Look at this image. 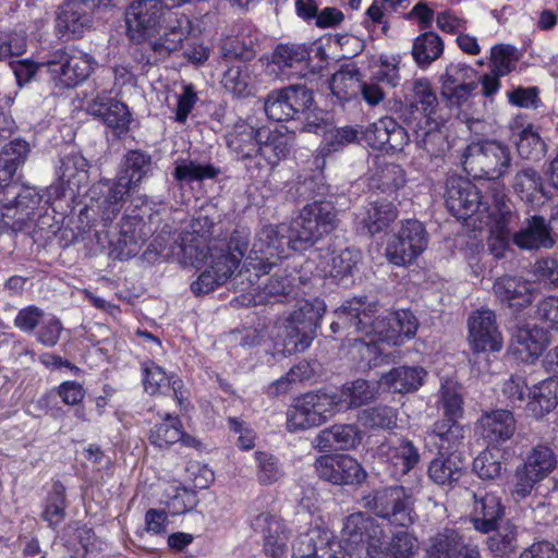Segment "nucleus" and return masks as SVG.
I'll return each instance as SVG.
<instances>
[{"label":"nucleus","mask_w":558,"mask_h":558,"mask_svg":"<svg viewBox=\"0 0 558 558\" xmlns=\"http://www.w3.org/2000/svg\"><path fill=\"white\" fill-rule=\"evenodd\" d=\"M151 171L153 159L150 154L134 149L124 155L121 171L118 175L122 179V182H125L134 191Z\"/></svg>","instance_id":"obj_36"},{"label":"nucleus","mask_w":558,"mask_h":558,"mask_svg":"<svg viewBox=\"0 0 558 558\" xmlns=\"http://www.w3.org/2000/svg\"><path fill=\"white\" fill-rule=\"evenodd\" d=\"M182 438V426L178 416L166 414L163 422L150 430L149 440L158 448H168Z\"/></svg>","instance_id":"obj_54"},{"label":"nucleus","mask_w":558,"mask_h":558,"mask_svg":"<svg viewBox=\"0 0 558 558\" xmlns=\"http://www.w3.org/2000/svg\"><path fill=\"white\" fill-rule=\"evenodd\" d=\"M444 52V43L441 38L433 32H427L414 40L412 56L418 66H428L437 60Z\"/></svg>","instance_id":"obj_48"},{"label":"nucleus","mask_w":558,"mask_h":558,"mask_svg":"<svg viewBox=\"0 0 558 558\" xmlns=\"http://www.w3.org/2000/svg\"><path fill=\"white\" fill-rule=\"evenodd\" d=\"M381 539H385V532L376 520L366 513L355 512L343 520L340 541L335 542L333 546L338 556L340 550L349 551L352 556V551L360 546L364 544L368 546L369 543Z\"/></svg>","instance_id":"obj_15"},{"label":"nucleus","mask_w":558,"mask_h":558,"mask_svg":"<svg viewBox=\"0 0 558 558\" xmlns=\"http://www.w3.org/2000/svg\"><path fill=\"white\" fill-rule=\"evenodd\" d=\"M497 189L505 192L501 184L495 183L489 194L484 197L478 187L470 180L460 175H451L447 178L445 183V204L457 219L465 220L476 216L477 220L481 221L482 211L485 207H493L492 196Z\"/></svg>","instance_id":"obj_9"},{"label":"nucleus","mask_w":558,"mask_h":558,"mask_svg":"<svg viewBox=\"0 0 558 558\" xmlns=\"http://www.w3.org/2000/svg\"><path fill=\"white\" fill-rule=\"evenodd\" d=\"M363 500L365 508L399 527L391 533L390 542L385 543L388 549L397 558H412L418 548L417 537L409 531L417 519L412 494L403 486H389L374 492Z\"/></svg>","instance_id":"obj_1"},{"label":"nucleus","mask_w":558,"mask_h":558,"mask_svg":"<svg viewBox=\"0 0 558 558\" xmlns=\"http://www.w3.org/2000/svg\"><path fill=\"white\" fill-rule=\"evenodd\" d=\"M352 354H359L362 367L378 366L386 355L380 343L372 337L353 338Z\"/></svg>","instance_id":"obj_61"},{"label":"nucleus","mask_w":558,"mask_h":558,"mask_svg":"<svg viewBox=\"0 0 558 558\" xmlns=\"http://www.w3.org/2000/svg\"><path fill=\"white\" fill-rule=\"evenodd\" d=\"M462 163L473 178L495 180L508 172L511 155L509 147L499 141L473 142L465 148Z\"/></svg>","instance_id":"obj_7"},{"label":"nucleus","mask_w":558,"mask_h":558,"mask_svg":"<svg viewBox=\"0 0 558 558\" xmlns=\"http://www.w3.org/2000/svg\"><path fill=\"white\" fill-rule=\"evenodd\" d=\"M357 421L368 428L390 429L397 424V413L390 407L377 405L362 410Z\"/></svg>","instance_id":"obj_58"},{"label":"nucleus","mask_w":558,"mask_h":558,"mask_svg":"<svg viewBox=\"0 0 558 558\" xmlns=\"http://www.w3.org/2000/svg\"><path fill=\"white\" fill-rule=\"evenodd\" d=\"M90 25V15L84 10L82 3L70 1L59 7L56 29L65 40L83 36Z\"/></svg>","instance_id":"obj_32"},{"label":"nucleus","mask_w":558,"mask_h":558,"mask_svg":"<svg viewBox=\"0 0 558 558\" xmlns=\"http://www.w3.org/2000/svg\"><path fill=\"white\" fill-rule=\"evenodd\" d=\"M493 294L507 307L520 312L532 304L535 290L531 282L520 276L504 275L494 281Z\"/></svg>","instance_id":"obj_22"},{"label":"nucleus","mask_w":558,"mask_h":558,"mask_svg":"<svg viewBox=\"0 0 558 558\" xmlns=\"http://www.w3.org/2000/svg\"><path fill=\"white\" fill-rule=\"evenodd\" d=\"M463 469L464 461L458 454L438 453L429 464L428 476L438 485L451 486L461 478Z\"/></svg>","instance_id":"obj_39"},{"label":"nucleus","mask_w":558,"mask_h":558,"mask_svg":"<svg viewBox=\"0 0 558 558\" xmlns=\"http://www.w3.org/2000/svg\"><path fill=\"white\" fill-rule=\"evenodd\" d=\"M170 8L160 0H133L125 11L126 34L137 44L159 34Z\"/></svg>","instance_id":"obj_10"},{"label":"nucleus","mask_w":558,"mask_h":558,"mask_svg":"<svg viewBox=\"0 0 558 558\" xmlns=\"http://www.w3.org/2000/svg\"><path fill=\"white\" fill-rule=\"evenodd\" d=\"M409 104L403 109V116L407 113L417 120V124L424 121L429 124L430 116L435 112L438 100L430 82L427 78H416L410 83Z\"/></svg>","instance_id":"obj_27"},{"label":"nucleus","mask_w":558,"mask_h":558,"mask_svg":"<svg viewBox=\"0 0 558 558\" xmlns=\"http://www.w3.org/2000/svg\"><path fill=\"white\" fill-rule=\"evenodd\" d=\"M48 68L59 84L66 88L83 82L93 69L90 57L81 51H58L48 61Z\"/></svg>","instance_id":"obj_20"},{"label":"nucleus","mask_w":558,"mask_h":558,"mask_svg":"<svg viewBox=\"0 0 558 558\" xmlns=\"http://www.w3.org/2000/svg\"><path fill=\"white\" fill-rule=\"evenodd\" d=\"M427 372L422 366H399L383 374L380 383L397 393L416 391L424 381Z\"/></svg>","instance_id":"obj_35"},{"label":"nucleus","mask_w":558,"mask_h":558,"mask_svg":"<svg viewBox=\"0 0 558 558\" xmlns=\"http://www.w3.org/2000/svg\"><path fill=\"white\" fill-rule=\"evenodd\" d=\"M512 241L521 250L550 248L554 240L550 234V227L542 216H531L518 231H512Z\"/></svg>","instance_id":"obj_31"},{"label":"nucleus","mask_w":558,"mask_h":558,"mask_svg":"<svg viewBox=\"0 0 558 558\" xmlns=\"http://www.w3.org/2000/svg\"><path fill=\"white\" fill-rule=\"evenodd\" d=\"M362 441V432L355 424H337L320 430L312 445L322 452L350 450Z\"/></svg>","instance_id":"obj_25"},{"label":"nucleus","mask_w":558,"mask_h":558,"mask_svg":"<svg viewBox=\"0 0 558 558\" xmlns=\"http://www.w3.org/2000/svg\"><path fill=\"white\" fill-rule=\"evenodd\" d=\"M376 389L367 380L356 379L345 384L341 396H338L340 403L344 402L349 408H360L375 399Z\"/></svg>","instance_id":"obj_57"},{"label":"nucleus","mask_w":558,"mask_h":558,"mask_svg":"<svg viewBox=\"0 0 558 558\" xmlns=\"http://www.w3.org/2000/svg\"><path fill=\"white\" fill-rule=\"evenodd\" d=\"M327 533L311 529L300 534L292 544V558H351L349 551L340 550V556Z\"/></svg>","instance_id":"obj_23"},{"label":"nucleus","mask_w":558,"mask_h":558,"mask_svg":"<svg viewBox=\"0 0 558 558\" xmlns=\"http://www.w3.org/2000/svg\"><path fill=\"white\" fill-rule=\"evenodd\" d=\"M284 226H264L255 235V240L250 252L248 257L244 263L253 259V263H258L260 258L267 262L269 257L279 256L283 253L284 246L290 245V235L286 239Z\"/></svg>","instance_id":"obj_26"},{"label":"nucleus","mask_w":558,"mask_h":558,"mask_svg":"<svg viewBox=\"0 0 558 558\" xmlns=\"http://www.w3.org/2000/svg\"><path fill=\"white\" fill-rule=\"evenodd\" d=\"M325 312L326 304L319 298L299 301L295 310L279 320L277 326L276 337L282 352L291 355L307 350Z\"/></svg>","instance_id":"obj_4"},{"label":"nucleus","mask_w":558,"mask_h":558,"mask_svg":"<svg viewBox=\"0 0 558 558\" xmlns=\"http://www.w3.org/2000/svg\"><path fill=\"white\" fill-rule=\"evenodd\" d=\"M248 235L244 229L235 230L228 242L215 241L211 247L206 250V260L196 266H206V268L191 284V290L195 295L207 294L232 276H236L234 272L247 250Z\"/></svg>","instance_id":"obj_2"},{"label":"nucleus","mask_w":558,"mask_h":558,"mask_svg":"<svg viewBox=\"0 0 558 558\" xmlns=\"http://www.w3.org/2000/svg\"><path fill=\"white\" fill-rule=\"evenodd\" d=\"M414 135L415 145L422 150L420 154L421 158H439L448 148L446 136L436 126L425 130L420 125V128L414 131Z\"/></svg>","instance_id":"obj_49"},{"label":"nucleus","mask_w":558,"mask_h":558,"mask_svg":"<svg viewBox=\"0 0 558 558\" xmlns=\"http://www.w3.org/2000/svg\"><path fill=\"white\" fill-rule=\"evenodd\" d=\"M468 329L469 341L474 351L501 350L504 341L494 311L482 307L472 312L468 318Z\"/></svg>","instance_id":"obj_17"},{"label":"nucleus","mask_w":558,"mask_h":558,"mask_svg":"<svg viewBox=\"0 0 558 558\" xmlns=\"http://www.w3.org/2000/svg\"><path fill=\"white\" fill-rule=\"evenodd\" d=\"M338 411V395L308 392L295 399L289 407L286 426L290 433L307 430L323 425Z\"/></svg>","instance_id":"obj_6"},{"label":"nucleus","mask_w":558,"mask_h":558,"mask_svg":"<svg viewBox=\"0 0 558 558\" xmlns=\"http://www.w3.org/2000/svg\"><path fill=\"white\" fill-rule=\"evenodd\" d=\"M314 101L313 92L302 84H293L271 90L264 99L268 119L283 122L299 119Z\"/></svg>","instance_id":"obj_12"},{"label":"nucleus","mask_w":558,"mask_h":558,"mask_svg":"<svg viewBox=\"0 0 558 558\" xmlns=\"http://www.w3.org/2000/svg\"><path fill=\"white\" fill-rule=\"evenodd\" d=\"M133 190L118 175L116 180H100L89 190L104 225L112 222L122 209L126 195Z\"/></svg>","instance_id":"obj_19"},{"label":"nucleus","mask_w":558,"mask_h":558,"mask_svg":"<svg viewBox=\"0 0 558 558\" xmlns=\"http://www.w3.org/2000/svg\"><path fill=\"white\" fill-rule=\"evenodd\" d=\"M29 153V144L22 138H15L3 146L0 150V172L4 174V181L13 180L16 170L26 161Z\"/></svg>","instance_id":"obj_45"},{"label":"nucleus","mask_w":558,"mask_h":558,"mask_svg":"<svg viewBox=\"0 0 558 558\" xmlns=\"http://www.w3.org/2000/svg\"><path fill=\"white\" fill-rule=\"evenodd\" d=\"M371 181L373 186L383 192H392L404 185L405 173L401 166L393 162H384L378 165Z\"/></svg>","instance_id":"obj_52"},{"label":"nucleus","mask_w":558,"mask_h":558,"mask_svg":"<svg viewBox=\"0 0 558 558\" xmlns=\"http://www.w3.org/2000/svg\"><path fill=\"white\" fill-rule=\"evenodd\" d=\"M469 546L459 530L446 526L427 538L425 553L429 558H459Z\"/></svg>","instance_id":"obj_33"},{"label":"nucleus","mask_w":558,"mask_h":558,"mask_svg":"<svg viewBox=\"0 0 558 558\" xmlns=\"http://www.w3.org/2000/svg\"><path fill=\"white\" fill-rule=\"evenodd\" d=\"M274 264L263 262L244 263L233 280L241 291H247L254 298V304L281 302L283 298L296 295V281L305 284L306 280L301 276H294L287 270L276 271L266 281L258 283L260 276L268 275Z\"/></svg>","instance_id":"obj_3"},{"label":"nucleus","mask_w":558,"mask_h":558,"mask_svg":"<svg viewBox=\"0 0 558 558\" xmlns=\"http://www.w3.org/2000/svg\"><path fill=\"white\" fill-rule=\"evenodd\" d=\"M260 129L247 124L238 125L228 136V147L235 154L238 160L250 159L259 146Z\"/></svg>","instance_id":"obj_40"},{"label":"nucleus","mask_w":558,"mask_h":558,"mask_svg":"<svg viewBox=\"0 0 558 558\" xmlns=\"http://www.w3.org/2000/svg\"><path fill=\"white\" fill-rule=\"evenodd\" d=\"M360 260V251L347 247L322 258L318 268L322 277L330 278L338 284L348 286L352 281Z\"/></svg>","instance_id":"obj_24"},{"label":"nucleus","mask_w":558,"mask_h":558,"mask_svg":"<svg viewBox=\"0 0 558 558\" xmlns=\"http://www.w3.org/2000/svg\"><path fill=\"white\" fill-rule=\"evenodd\" d=\"M554 451L546 445H536L526 454L521 469L543 481L556 468Z\"/></svg>","instance_id":"obj_44"},{"label":"nucleus","mask_w":558,"mask_h":558,"mask_svg":"<svg viewBox=\"0 0 558 558\" xmlns=\"http://www.w3.org/2000/svg\"><path fill=\"white\" fill-rule=\"evenodd\" d=\"M427 245L428 234L424 225L416 219H408L389 241L386 256L393 265L404 266L414 262Z\"/></svg>","instance_id":"obj_13"},{"label":"nucleus","mask_w":558,"mask_h":558,"mask_svg":"<svg viewBox=\"0 0 558 558\" xmlns=\"http://www.w3.org/2000/svg\"><path fill=\"white\" fill-rule=\"evenodd\" d=\"M499 450L486 449L473 461V471L483 481H497L506 471Z\"/></svg>","instance_id":"obj_53"},{"label":"nucleus","mask_w":558,"mask_h":558,"mask_svg":"<svg viewBox=\"0 0 558 558\" xmlns=\"http://www.w3.org/2000/svg\"><path fill=\"white\" fill-rule=\"evenodd\" d=\"M376 456L397 480L409 474L421 461L420 450L414 442L397 434L386 437L377 446Z\"/></svg>","instance_id":"obj_14"},{"label":"nucleus","mask_w":558,"mask_h":558,"mask_svg":"<svg viewBox=\"0 0 558 558\" xmlns=\"http://www.w3.org/2000/svg\"><path fill=\"white\" fill-rule=\"evenodd\" d=\"M477 430L488 445L498 446L514 434L513 414L508 410L486 412L477 422Z\"/></svg>","instance_id":"obj_28"},{"label":"nucleus","mask_w":558,"mask_h":558,"mask_svg":"<svg viewBox=\"0 0 558 558\" xmlns=\"http://www.w3.org/2000/svg\"><path fill=\"white\" fill-rule=\"evenodd\" d=\"M252 526L264 534V551L270 558H286L288 535L282 522L270 513L257 514Z\"/></svg>","instance_id":"obj_30"},{"label":"nucleus","mask_w":558,"mask_h":558,"mask_svg":"<svg viewBox=\"0 0 558 558\" xmlns=\"http://www.w3.org/2000/svg\"><path fill=\"white\" fill-rule=\"evenodd\" d=\"M355 66H344L336 72L329 82L332 97L340 104L355 98L360 93L361 77Z\"/></svg>","instance_id":"obj_41"},{"label":"nucleus","mask_w":558,"mask_h":558,"mask_svg":"<svg viewBox=\"0 0 558 558\" xmlns=\"http://www.w3.org/2000/svg\"><path fill=\"white\" fill-rule=\"evenodd\" d=\"M221 173L220 168L213 163H201L196 160L182 159L177 162L173 179L178 183L215 179Z\"/></svg>","instance_id":"obj_47"},{"label":"nucleus","mask_w":558,"mask_h":558,"mask_svg":"<svg viewBox=\"0 0 558 558\" xmlns=\"http://www.w3.org/2000/svg\"><path fill=\"white\" fill-rule=\"evenodd\" d=\"M392 336L390 340L392 345H401L405 340L413 338L417 330V320L411 311L402 310L392 313Z\"/></svg>","instance_id":"obj_63"},{"label":"nucleus","mask_w":558,"mask_h":558,"mask_svg":"<svg viewBox=\"0 0 558 558\" xmlns=\"http://www.w3.org/2000/svg\"><path fill=\"white\" fill-rule=\"evenodd\" d=\"M513 339L521 347L519 351H525L530 356H538L548 343L545 330L536 325L518 328Z\"/></svg>","instance_id":"obj_51"},{"label":"nucleus","mask_w":558,"mask_h":558,"mask_svg":"<svg viewBox=\"0 0 558 558\" xmlns=\"http://www.w3.org/2000/svg\"><path fill=\"white\" fill-rule=\"evenodd\" d=\"M26 47V32L22 26L10 31H0V61L23 54Z\"/></svg>","instance_id":"obj_62"},{"label":"nucleus","mask_w":558,"mask_h":558,"mask_svg":"<svg viewBox=\"0 0 558 558\" xmlns=\"http://www.w3.org/2000/svg\"><path fill=\"white\" fill-rule=\"evenodd\" d=\"M493 207H485L481 223L489 227L488 248L496 258H502L509 236L519 225L520 217L512 201L501 189L493 193Z\"/></svg>","instance_id":"obj_8"},{"label":"nucleus","mask_w":558,"mask_h":558,"mask_svg":"<svg viewBox=\"0 0 558 558\" xmlns=\"http://www.w3.org/2000/svg\"><path fill=\"white\" fill-rule=\"evenodd\" d=\"M397 216V208L391 202L372 201L363 209L361 223L368 234L374 235L388 228Z\"/></svg>","instance_id":"obj_37"},{"label":"nucleus","mask_w":558,"mask_h":558,"mask_svg":"<svg viewBox=\"0 0 558 558\" xmlns=\"http://www.w3.org/2000/svg\"><path fill=\"white\" fill-rule=\"evenodd\" d=\"M518 530L517 526L507 522L494 535L487 537V548L497 557H504L518 547Z\"/></svg>","instance_id":"obj_60"},{"label":"nucleus","mask_w":558,"mask_h":558,"mask_svg":"<svg viewBox=\"0 0 558 558\" xmlns=\"http://www.w3.org/2000/svg\"><path fill=\"white\" fill-rule=\"evenodd\" d=\"M88 166L87 159L78 153H72L61 158L58 170L59 181L66 183L71 195H75V191L86 181Z\"/></svg>","instance_id":"obj_42"},{"label":"nucleus","mask_w":558,"mask_h":558,"mask_svg":"<svg viewBox=\"0 0 558 558\" xmlns=\"http://www.w3.org/2000/svg\"><path fill=\"white\" fill-rule=\"evenodd\" d=\"M512 189L522 202L533 208L544 204L546 199L543 178L538 171L530 167L523 168L514 174Z\"/></svg>","instance_id":"obj_34"},{"label":"nucleus","mask_w":558,"mask_h":558,"mask_svg":"<svg viewBox=\"0 0 558 558\" xmlns=\"http://www.w3.org/2000/svg\"><path fill=\"white\" fill-rule=\"evenodd\" d=\"M310 58V49L305 45L281 44L272 52L271 62L288 76L311 80L323 66H311Z\"/></svg>","instance_id":"obj_21"},{"label":"nucleus","mask_w":558,"mask_h":558,"mask_svg":"<svg viewBox=\"0 0 558 558\" xmlns=\"http://www.w3.org/2000/svg\"><path fill=\"white\" fill-rule=\"evenodd\" d=\"M439 393L445 420H459L462 417L463 400L458 385L452 380H447L441 385Z\"/></svg>","instance_id":"obj_64"},{"label":"nucleus","mask_w":558,"mask_h":558,"mask_svg":"<svg viewBox=\"0 0 558 558\" xmlns=\"http://www.w3.org/2000/svg\"><path fill=\"white\" fill-rule=\"evenodd\" d=\"M259 146L258 149L263 157L268 160V163L276 167L280 160L284 159L291 147V137L279 131H270L268 129H260Z\"/></svg>","instance_id":"obj_43"},{"label":"nucleus","mask_w":558,"mask_h":558,"mask_svg":"<svg viewBox=\"0 0 558 558\" xmlns=\"http://www.w3.org/2000/svg\"><path fill=\"white\" fill-rule=\"evenodd\" d=\"M378 311V302L367 295L354 296L347 300L336 311L337 320L332 322L330 328L337 332L340 328L348 329V336L361 330H366L374 314Z\"/></svg>","instance_id":"obj_18"},{"label":"nucleus","mask_w":558,"mask_h":558,"mask_svg":"<svg viewBox=\"0 0 558 558\" xmlns=\"http://www.w3.org/2000/svg\"><path fill=\"white\" fill-rule=\"evenodd\" d=\"M221 84L230 94L244 97L251 94V75L245 64L231 65L225 72Z\"/></svg>","instance_id":"obj_59"},{"label":"nucleus","mask_w":558,"mask_h":558,"mask_svg":"<svg viewBox=\"0 0 558 558\" xmlns=\"http://www.w3.org/2000/svg\"><path fill=\"white\" fill-rule=\"evenodd\" d=\"M214 225L208 217L194 218L189 229L182 232L171 246L172 256L184 266H197L207 258L206 250L211 247Z\"/></svg>","instance_id":"obj_11"},{"label":"nucleus","mask_w":558,"mask_h":558,"mask_svg":"<svg viewBox=\"0 0 558 558\" xmlns=\"http://www.w3.org/2000/svg\"><path fill=\"white\" fill-rule=\"evenodd\" d=\"M66 506L65 487L61 482L57 481L52 484L51 492L47 497L43 519L50 526L58 525L65 518Z\"/></svg>","instance_id":"obj_55"},{"label":"nucleus","mask_w":558,"mask_h":558,"mask_svg":"<svg viewBox=\"0 0 558 558\" xmlns=\"http://www.w3.org/2000/svg\"><path fill=\"white\" fill-rule=\"evenodd\" d=\"M428 436L438 447L439 454L454 453L464 439V427L458 420H439L434 423Z\"/></svg>","instance_id":"obj_38"},{"label":"nucleus","mask_w":558,"mask_h":558,"mask_svg":"<svg viewBox=\"0 0 558 558\" xmlns=\"http://www.w3.org/2000/svg\"><path fill=\"white\" fill-rule=\"evenodd\" d=\"M558 404V376L555 375L539 383L533 391V399L529 402L530 410L542 416L550 412Z\"/></svg>","instance_id":"obj_46"},{"label":"nucleus","mask_w":558,"mask_h":558,"mask_svg":"<svg viewBox=\"0 0 558 558\" xmlns=\"http://www.w3.org/2000/svg\"><path fill=\"white\" fill-rule=\"evenodd\" d=\"M337 226V210L331 203L315 201L307 204L290 223V246L294 251L312 247Z\"/></svg>","instance_id":"obj_5"},{"label":"nucleus","mask_w":558,"mask_h":558,"mask_svg":"<svg viewBox=\"0 0 558 558\" xmlns=\"http://www.w3.org/2000/svg\"><path fill=\"white\" fill-rule=\"evenodd\" d=\"M314 466L322 480L335 485H357L367 476L357 460L349 454L319 457Z\"/></svg>","instance_id":"obj_16"},{"label":"nucleus","mask_w":558,"mask_h":558,"mask_svg":"<svg viewBox=\"0 0 558 558\" xmlns=\"http://www.w3.org/2000/svg\"><path fill=\"white\" fill-rule=\"evenodd\" d=\"M143 375L144 389L147 393L156 395L171 386L174 396L178 398V389L182 386L181 380L174 379L171 381V378L156 363L147 362L143 364Z\"/></svg>","instance_id":"obj_50"},{"label":"nucleus","mask_w":558,"mask_h":558,"mask_svg":"<svg viewBox=\"0 0 558 558\" xmlns=\"http://www.w3.org/2000/svg\"><path fill=\"white\" fill-rule=\"evenodd\" d=\"M474 505L471 523L475 531L488 534L497 530L498 522L505 514V507L499 497L485 493L473 494Z\"/></svg>","instance_id":"obj_29"},{"label":"nucleus","mask_w":558,"mask_h":558,"mask_svg":"<svg viewBox=\"0 0 558 558\" xmlns=\"http://www.w3.org/2000/svg\"><path fill=\"white\" fill-rule=\"evenodd\" d=\"M183 25L179 26V31L174 33H166L154 40L149 41L150 49L156 53L157 58H166L172 51L178 50L183 40L190 34V19H181Z\"/></svg>","instance_id":"obj_56"}]
</instances>
